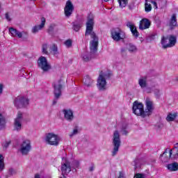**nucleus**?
Here are the masks:
<instances>
[{
    "label": "nucleus",
    "mask_w": 178,
    "mask_h": 178,
    "mask_svg": "<svg viewBox=\"0 0 178 178\" xmlns=\"http://www.w3.org/2000/svg\"><path fill=\"white\" fill-rule=\"evenodd\" d=\"M18 151L22 155H29L30 151H31V140L24 139L19 145Z\"/></svg>",
    "instance_id": "423d86ee"
},
{
    "label": "nucleus",
    "mask_w": 178,
    "mask_h": 178,
    "mask_svg": "<svg viewBox=\"0 0 178 178\" xmlns=\"http://www.w3.org/2000/svg\"><path fill=\"white\" fill-rule=\"evenodd\" d=\"M151 3H152L154 9H158V4L156 3V1L154 0H150Z\"/></svg>",
    "instance_id": "a19ab883"
},
{
    "label": "nucleus",
    "mask_w": 178,
    "mask_h": 178,
    "mask_svg": "<svg viewBox=\"0 0 178 178\" xmlns=\"http://www.w3.org/2000/svg\"><path fill=\"white\" fill-rule=\"evenodd\" d=\"M128 51H129V52H136V51H137V47L133 44H129L128 45Z\"/></svg>",
    "instance_id": "e433bc0d"
},
{
    "label": "nucleus",
    "mask_w": 178,
    "mask_h": 178,
    "mask_svg": "<svg viewBox=\"0 0 178 178\" xmlns=\"http://www.w3.org/2000/svg\"><path fill=\"white\" fill-rule=\"evenodd\" d=\"M168 156L166 159H163L162 161L163 162H168L170 158H172V154L174 155V159L175 158H177L178 156V143H176L174 145V148L171 150L169 151Z\"/></svg>",
    "instance_id": "6ab92c4d"
},
{
    "label": "nucleus",
    "mask_w": 178,
    "mask_h": 178,
    "mask_svg": "<svg viewBox=\"0 0 178 178\" xmlns=\"http://www.w3.org/2000/svg\"><path fill=\"white\" fill-rule=\"evenodd\" d=\"M104 2H108V1H109V0H104Z\"/></svg>",
    "instance_id": "864d4df0"
},
{
    "label": "nucleus",
    "mask_w": 178,
    "mask_h": 178,
    "mask_svg": "<svg viewBox=\"0 0 178 178\" xmlns=\"http://www.w3.org/2000/svg\"><path fill=\"white\" fill-rule=\"evenodd\" d=\"M49 52L53 55H58V54H59V51H58V46L56 44H52L50 46Z\"/></svg>",
    "instance_id": "c756f323"
},
{
    "label": "nucleus",
    "mask_w": 178,
    "mask_h": 178,
    "mask_svg": "<svg viewBox=\"0 0 178 178\" xmlns=\"http://www.w3.org/2000/svg\"><path fill=\"white\" fill-rule=\"evenodd\" d=\"M71 168L72 169V172H76L77 169L80 168V161L75 160L72 163Z\"/></svg>",
    "instance_id": "cd10ccee"
},
{
    "label": "nucleus",
    "mask_w": 178,
    "mask_h": 178,
    "mask_svg": "<svg viewBox=\"0 0 178 178\" xmlns=\"http://www.w3.org/2000/svg\"><path fill=\"white\" fill-rule=\"evenodd\" d=\"M53 104H54V105H55V104H56V101H54Z\"/></svg>",
    "instance_id": "603ef678"
},
{
    "label": "nucleus",
    "mask_w": 178,
    "mask_h": 178,
    "mask_svg": "<svg viewBox=\"0 0 178 178\" xmlns=\"http://www.w3.org/2000/svg\"><path fill=\"white\" fill-rule=\"evenodd\" d=\"M111 38L117 42L126 38V33L120 28H114L111 31Z\"/></svg>",
    "instance_id": "0eeeda50"
},
{
    "label": "nucleus",
    "mask_w": 178,
    "mask_h": 178,
    "mask_svg": "<svg viewBox=\"0 0 178 178\" xmlns=\"http://www.w3.org/2000/svg\"><path fill=\"white\" fill-rule=\"evenodd\" d=\"M79 134V128L75 127L72 132L69 134L70 138H72L74 136H77Z\"/></svg>",
    "instance_id": "f704fd0d"
},
{
    "label": "nucleus",
    "mask_w": 178,
    "mask_h": 178,
    "mask_svg": "<svg viewBox=\"0 0 178 178\" xmlns=\"http://www.w3.org/2000/svg\"><path fill=\"white\" fill-rule=\"evenodd\" d=\"M65 47H67V48H70V47H72V40H70V39L67 40L65 42Z\"/></svg>",
    "instance_id": "4c0bfd02"
},
{
    "label": "nucleus",
    "mask_w": 178,
    "mask_h": 178,
    "mask_svg": "<svg viewBox=\"0 0 178 178\" xmlns=\"http://www.w3.org/2000/svg\"><path fill=\"white\" fill-rule=\"evenodd\" d=\"M126 26L127 27H128V29H130L131 33L133 35V37H135V38H138L140 34L138 33V31H137V27H136V25H134V23L130 21H127L126 22Z\"/></svg>",
    "instance_id": "a211bd4d"
},
{
    "label": "nucleus",
    "mask_w": 178,
    "mask_h": 178,
    "mask_svg": "<svg viewBox=\"0 0 178 178\" xmlns=\"http://www.w3.org/2000/svg\"><path fill=\"white\" fill-rule=\"evenodd\" d=\"M112 144L113 146V150L111 152L112 156H115L119 152V148H120V144L122 142L120 140V134H119V130L114 131L113 134Z\"/></svg>",
    "instance_id": "7ed1b4c3"
},
{
    "label": "nucleus",
    "mask_w": 178,
    "mask_h": 178,
    "mask_svg": "<svg viewBox=\"0 0 178 178\" xmlns=\"http://www.w3.org/2000/svg\"><path fill=\"white\" fill-rule=\"evenodd\" d=\"M151 26V22L147 18H143L140 21L139 30H147L149 29Z\"/></svg>",
    "instance_id": "aec40b11"
},
{
    "label": "nucleus",
    "mask_w": 178,
    "mask_h": 178,
    "mask_svg": "<svg viewBox=\"0 0 178 178\" xmlns=\"http://www.w3.org/2000/svg\"><path fill=\"white\" fill-rule=\"evenodd\" d=\"M54 89V96L56 99H59L62 95V81H56L52 84Z\"/></svg>",
    "instance_id": "f8f14e48"
},
{
    "label": "nucleus",
    "mask_w": 178,
    "mask_h": 178,
    "mask_svg": "<svg viewBox=\"0 0 178 178\" xmlns=\"http://www.w3.org/2000/svg\"><path fill=\"white\" fill-rule=\"evenodd\" d=\"M50 47L48 44H44L42 47V52L44 54V55H48V49H49Z\"/></svg>",
    "instance_id": "72a5a7b5"
},
{
    "label": "nucleus",
    "mask_w": 178,
    "mask_h": 178,
    "mask_svg": "<svg viewBox=\"0 0 178 178\" xmlns=\"http://www.w3.org/2000/svg\"><path fill=\"white\" fill-rule=\"evenodd\" d=\"M118 178H126V177H124V172L123 171H120L118 174Z\"/></svg>",
    "instance_id": "79ce46f5"
},
{
    "label": "nucleus",
    "mask_w": 178,
    "mask_h": 178,
    "mask_svg": "<svg viewBox=\"0 0 178 178\" xmlns=\"http://www.w3.org/2000/svg\"><path fill=\"white\" fill-rule=\"evenodd\" d=\"M6 19L8 20V22H10L12 20V18H10V15H9V13H6Z\"/></svg>",
    "instance_id": "a18cd8bd"
},
{
    "label": "nucleus",
    "mask_w": 178,
    "mask_h": 178,
    "mask_svg": "<svg viewBox=\"0 0 178 178\" xmlns=\"http://www.w3.org/2000/svg\"><path fill=\"white\" fill-rule=\"evenodd\" d=\"M167 168L170 172H177V170H178V163H170L167 165Z\"/></svg>",
    "instance_id": "bb28decb"
},
{
    "label": "nucleus",
    "mask_w": 178,
    "mask_h": 178,
    "mask_svg": "<svg viewBox=\"0 0 178 178\" xmlns=\"http://www.w3.org/2000/svg\"><path fill=\"white\" fill-rule=\"evenodd\" d=\"M134 178H144V175L138 173L134 176Z\"/></svg>",
    "instance_id": "c03bdc74"
},
{
    "label": "nucleus",
    "mask_w": 178,
    "mask_h": 178,
    "mask_svg": "<svg viewBox=\"0 0 178 178\" xmlns=\"http://www.w3.org/2000/svg\"><path fill=\"white\" fill-rule=\"evenodd\" d=\"M176 116H177L176 113H169L166 117L167 122H173L176 119Z\"/></svg>",
    "instance_id": "2f4dec72"
},
{
    "label": "nucleus",
    "mask_w": 178,
    "mask_h": 178,
    "mask_svg": "<svg viewBox=\"0 0 178 178\" xmlns=\"http://www.w3.org/2000/svg\"><path fill=\"white\" fill-rule=\"evenodd\" d=\"M83 83L86 87H92L94 80L91 79L90 76H86L83 78Z\"/></svg>",
    "instance_id": "b1692460"
},
{
    "label": "nucleus",
    "mask_w": 178,
    "mask_h": 178,
    "mask_svg": "<svg viewBox=\"0 0 178 178\" xmlns=\"http://www.w3.org/2000/svg\"><path fill=\"white\" fill-rule=\"evenodd\" d=\"M83 27L81 21H76L72 23V29L74 31H79Z\"/></svg>",
    "instance_id": "393cba45"
},
{
    "label": "nucleus",
    "mask_w": 178,
    "mask_h": 178,
    "mask_svg": "<svg viewBox=\"0 0 178 178\" xmlns=\"http://www.w3.org/2000/svg\"><path fill=\"white\" fill-rule=\"evenodd\" d=\"M177 26V19H176V14H173L169 22V27L171 30H173V29H175V27H176Z\"/></svg>",
    "instance_id": "5701e85b"
},
{
    "label": "nucleus",
    "mask_w": 178,
    "mask_h": 178,
    "mask_svg": "<svg viewBox=\"0 0 178 178\" xmlns=\"http://www.w3.org/2000/svg\"><path fill=\"white\" fill-rule=\"evenodd\" d=\"M145 12H151L152 10V6H151V4L148 3V1L145 0Z\"/></svg>",
    "instance_id": "c9c22d12"
},
{
    "label": "nucleus",
    "mask_w": 178,
    "mask_h": 178,
    "mask_svg": "<svg viewBox=\"0 0 178 178\" xmlns=\"http://www.w3.org/2000/svg\"><path fill=\"white\" fill-rule=\"evenodd\" d=\"M121 51H122V52H124V49H122Z\"/></svg>",
    "instance_id": "5fc2aeb1"
},
{
    "label": "nucleus",
    "mask_w": 178,
    "mask_h": 178,
    "mask_svg": "<svg viewBox=\"0 0 178 178\" xmlns=\"http://www.w3.org/2000/svg\"><path fill=\"white\" fill-rule=\"evenodd\" d=\"M55 27H56V25L55 24H50L49 27V31H54Z\"/></svg>",
    "instance_id": "ea45409f"
},
{
    "label": "nucleus",
    "mask_w": 178,
    "mask_h": 178,
    "mask_svg": "<svg viewBox=\"0 0 178 178\" xmlns=\"http://www.w3.org/2000/svg\"><path fill=\"white\" fill-rule=\"evenodd\" d=\"M120 131L123 136H127L129 134V130L127 129V125L123 124L120 127Z\"/></svg>",
    "instance_id": "c85d7f7f"
},
{
    "label": "nucleus",
    "mask_w": 178,
    "mask_h": 178,
    "mask_svg": "<svg viewBox=\"0 0 178 178\" xmlns=\"http://www.w3.org/2000/svg\"><path fill=\"white\" fill-rule=\"evenodd\" d=\"M154 109L155 107L154 106V102L151 101L149 99H147L145 101V115L146 118L151 116L152 115V112H154Z\"/></svg>",
    "instance_id": "ddd939ff"
},
{
    "label": "nucleus",
    "mask_w": 178,
    "mask_h": 178,
    "mask_svg": "<svg viewBox=\"0 0 178 178\" xmlns=\"http://www.w3.org/2000/svg\"><path fill=\"white\" fill-rule=\"evenodd\" d=\"M73 10H74V6L72 0H67L64 8V13L66 17H70L73 13Z\"/></svg>",
    "instance_id": "4468645a"
},
{
    "label": "nucleus",
    "mask_w": 178,
    "mask_h": 178,
    "mask_svg": "<svg viewBox=\"0 0 178 178\" xmlns=\"http://www.w3.org/2000/svg\"><path fill=\"white\" fill-rule=\"evenodd\" d=\"M46 22L47 20L45 19V17H42L40 24L35 25L34 26H33L31 29V33L33 34L38 33L40 31H41V30H42V29H44V27H45Z\"/></svg>",
    "instance_id": "f3484780"
},
{
    "label": "nucleus",
    "mask_w": 178,
    "mask_h": 178,
    "mask_svg": "<svg viewBox=\"0 0 178 178\" xmlns=\"http://www.w3.org/2000/svg\"><path fill=\"white\" fill-rule=\"evenodd\" d=\"M38 67L44 72L51 70V63L48 62V60L46 57L42 56L38 59Z\"/></svg>",
    "instance_id": "6e6552de"
},
{
    "label": "nucleus",
    "mask_w": 178,
    "mask_h": 178,
    "mask_svg": "<svg viewBox=\"0 0 178 178\" xmlns=\"http://www.w3.org/2000/svg\"><path fill=\"white\" fill-rule=\"evenodd\" d=\"M90 172H94V165H92L89 168Z\"/></svg>",
    "instance_id": "3c124183"
},
{
    "label": "nucleus",
    "mask_w": 178,
    "mask_h": 178,
    "mask_svg": "<svg viewBox=\"0 0 178 178\" xmlns=\"http://www.w3.org/2000/svg\"><path fill=\"white\" fill-rule=\"evenodd\" d=\"M31 1H35V0H31Z\"/></svg>",
    "instance_id": "6e6d98bb"
},
{
    "label": "nucleus",
    "mask_w": 178,
    "mask_h": 178,
    "mask_svg": "<svg viewBox=\"0 0 178 178\" xmlns=\"http://www.w3.org/2000/svg\"><path fill=\"white\" fill-rule=\"evenodd\" d=\"M166 154H168V150H165V152L160 156V158H163L166 156Z\"/></svg>",
    "instance_id": "09e8293b"
},
{
    "label": "nucleus",
    "mask_w": 178,
    "mask_h": 178,
    "mask_svg": "<svg viewBox=\"0 0 178 178\" xmlns=\"http://www.w3.org/2000/svg\"><path fill=\"white\" fill-rule=\"evenodd\" d=\"M132 112L136 116H140V118H147L145 115V111L144 110V104L137 101L133 103Z\"/></svg>",
    "instance_id": "39448f33"
},
{
    "label": "nucleus",
    "mask_w": 178,
    "mask_h": 178,
    "mask_svg": "<svg viewBox=\"0 0 178 178\" xmlns=\"http://www.w3.org/2000/svg\"><path fill=\"white\" fill-rule=\"evenodd\" d=\"M63 114L64 115V119L71 123L72 120H74V114L73 110L70 108H64L63 111Z\"/></svg>",
    "instance_id": "dca6fc26"
},
{
    "label": "nucleus",
    "mask_w": 178,
    "mask_h": 178,
    "mask_svg": "<svg viewBox=\"0 0 178 178\" xmlns=\"http://www.w3.org/2000/svg\"><path fill=\"white\" fill-rule=\"evenodd\" d=\"M10 143H11L10 140L6 141V142L3 143V147L6 149L8 148L9 146L10 145Z\"/></svg>",
    "instance_id": "58836bf2"
},
{
    "label": "nucleus",
    "mask_w": 178,
    "mask_h": 178,
    "mask_svg": "<svg viewBox=\"0 0 178 178\" xmlns=\"http://www.w3.org/2000/svg\"><path fill=\"white\" fill-rule=\"evenodd\" d=\"M72 172V164L70 163V161L66 159H63V161L61 162V172L62 175H69V173Z\"/></svg>",
    "instance_id": "9d476101"
},
{
    "label": "nucleus",
    "mask_w": 178,
    "mask_h": 178,
    "mask_svg": "<svg viewBox=\"0 0 178 178\" xmlns=\"http://www.w3.org/2000/svg\"><path fill=\"white\" fill-rule=\"evenodd\" d=\"M22 122H23V113L18 112L14 122V129L16 131L22 130Z\"/></svg>",
    "instance_id": "2eb2a0df"
},
{
    "label": "nucleus",
    "mask_w": 178,
    "mask_h": 178,
    "mask_svg": "<svg viewBox=\"0 0 178 178\" xmlns=\"http://www.w3.org/2000/svg\"><path fill=\"white\" fill-rule=\"evenodd\" d=\"M5 156L2 154H0V172H2L5 169Z\"/></svg>",
    "instance_id": "7c9ffc66"
},
{
    "label": "nucleus",
    "mask_w": 178,
    "mask_h": 178,
    "mask_svg": "<svg viewBox=\"0 0 178 178\" xmlns=\"http://www.w3.org/2000/svg\"><path fill=\"white\" fill-rule=\"evenodd\" d=\"M44 143L47 144V145L58 147V145L60 144V136L54 132L46 134Z\"/></svg>",
    "instance_id": "f03ea898"
},
{
    "label": "nucleus",
    "mask_w": 178,
    "mask_h": 178,
    "mask_svg": "<svg viewBox=\"0 0 178 178\" xmlns=\"http://www.w3.org/2000/svg\"><path fill=\"white\" fill-rule=\"evenodd\" d=\"M161 45L163 48H172L176 45V37L170 35L168 38L163 37L161 40Z\"/></svg>",
    "instance_id": "1a4fd4ad"
},
{
    "label": "nucleus",
    "mask_w": 178,
    "mask_h": 178,
    "mask_svg": "<svg viewBox=\"0 0 178 178\" xmlns=\"http://www.w3.org/2000/svg\"><path fill=\"white\" fill-rule=\"evenodd\" d=\"M110 74L108 72H102L97 79V86L99 91L106 90V80L109 79Z\"/></svg>",
    "instance_id": "20e7f679"
},
{
    "label": "nucleus",
    "mask_w": 178,
    "mask_h": 178,
    "mask_svg": "<svg viewBox=\"0 0 178 178\" xmlns=\"http://www.w3.org/2000/svg\"><path fill=\"white\" fill-rule=\"evenodd\" d=\"M9 31L13 37H17L18 38H22V37H23V34H27L26 32H20L14 28H10Z\"/></svg>",
    "instance_id": "4be33fe9"
},
{
    "label": "nucleus",
    "mask_w": 178,
    "mask_h": 178,
    "mask_svg": "<svg viewBox=\"0 0 178 178\" xmlns=\"http://www.w3.org/2000/svg\"><path fill=\"white\" fill-rule=\"evenodd\" d=\"M6 129V118L0 113V130H5Z\"/></svg>",
    "instance_id": "a878e982"
},
{
    "label": "nucleus",
    "mask_w": 178,
    "mask_h": 178,
    "mask_svg": "<svg viewBox=\"0 0 178 178\" xmlns=\"http://www.w3.org/2000/svg\"><path fill=\"white\" fill-rule=\"evenodd\" d=\"M154 94L156 97H159V95H161V90H159V89H155Z\"/></svg>",
    "instance_id": "37998d69"
},
{
    "label": "nucleus",
    "mask_w": 178,
    "mask_h": 178,
    "mask_svg": "<svg viewBox=\"0 0 178 178\" xmlns=\"http://www.w3.org/2000/svg\"><path fill=\"white\" fill-rule=\"evenodd\" d=\"M35 178H44V177L40 174L35 175Z\"/></svg>",
    "instance_id": "de8ad7c7"
},
{
    "label": "nucleus",
    "mask_w": 178,
    "mask_h": 178,
    "mask_svg": "<svg viewBox=\"0 0 178 178\" xmlns=\"http://www.w3.org/2000/svg\"><path fill=\"white\" fill-rule=\"evenodd\" d=\"M14 104L18 109L26 108L29 105V99L23 97H17L14 100Z\"/></svg>",
    "instance_id": "9b49d317"
},
{
    "label": "nucleus",
    "mask_w": 178,
    "mask_h": 178,
    "mask_svg": "<svg viewBox=\"0 0 178 178\" xmlns=\"http://www.w3.org/2000/svg\"><path fill=\"white\" fill-rule=\"evenodd\" d=\"M138 83L142 90L147 88L148 86V78L145 76H140L138 81Z\"/></svg>",
    "instance_id": "412c9836"
},
{
    "label": "nucleus",
    "mask_w": 178,
    "mask_h": 178,
    "mask_svg": "<svg viewBox=\"0 0 178 178\" xmlns=\"http://www.w3.org/2000/svg\"><path fill=\"white\" fill-rule=\"evenodd\" d=\"M138 159L135 160L134 162L136 168H138Z\"/></svg>",
    "instance_id": "8fccbe9b"
},
{
    "label": "nucleus",
    "mask_w": 178,
    "mask_h": 178,
    "mask_svg": "<svg viewBox=\"0 0 178 178\" xmlns=\"http://www.w3.org/2000/svg\"><path fill=\"white\" fill-rule=\"evenodd\" d=\"M94 30V15L89 14L88 21L86 22V31L85 37L90 35L91 41L90 44V54L85 53L82 54V58L85 62H88L92 58V55L95 54L98 49V37L95 34Z\"/></svg>",
    "instance_id": "f257e3e1"
},
{
    "label": "nucleus",
    "mask_w": 178,
    "mask_h": 178,
    "mask_svg": "<svg viewBox=\"0 0 178 178\" xmlns=\"http://www.w3.org/2000/svg\"><path fill=\"white\" fill-rule=\"evenodd\" d=\"M3 92V84L0 83V95H2Z\"/></svg>",
    "instance_id": "49530a36"
},
{
    "label": "nucleus",
    "mask_w": 178,
    "mask_h": 178,
    "mask_svg": "<svg viewBox=\"0 0 178 178\" xmlns=\"http://www.w3.org/2000/svg\"><path fill=\"white\" fill-rule=\"evenodd\" d=\"M118 2L120 5V8L123 9V8H126V6H127V3H129V0H118Z\"/></svg>",
    "instance_id": "473e14b6"
}]
</instances>
